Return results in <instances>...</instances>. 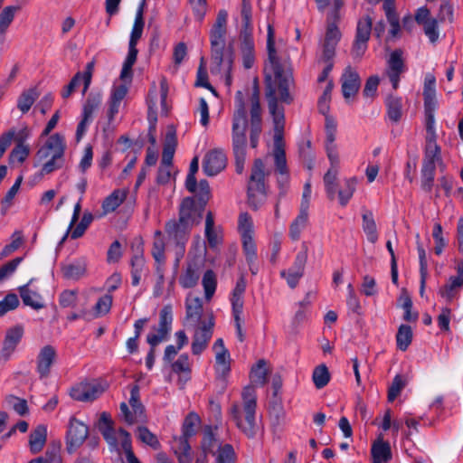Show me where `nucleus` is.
<instances>
[{"instance_id":"nucleus-12","label":"nucleus","mask_w":463,"mask_h":463,"mask_svg":"<svg viewBox=\"0 0 463 463\" xmlns=\"http://www.w3.org/2000/svg\"><path fill=\"white\" fill-rule=\"evenodd\" d=\"M214 319L211 317L208 322H203L194 332L191 345L192 354L200 355L208 346L213 334Z\"/></svg>"},{"instance_id":"nucleus-1","label":"nucleus","mask_w":463,"mask_h":463,"mask_svg":"<svg viewBox=\"0 0 463 463\" xmlns=\"http://www.w3.org/2000/svg\"><path fill=\"white\" fill-rule=\"evenodd\" d=\"M267 51L268 61L272 72L274 80L270 75L265 77V95L268 101L269 111L273 118L275 125V150L274 161L276 172L288 171L287 165L286 153L279 144L282 140V130L285 123L284 108L278 104L277 91L279 95V100L286 104H290L293 100L289 93V77L284 73V69L277 55L275 47V30L271 24L268 25L267 34Z\"/></svg>"},{"instance_id":"nucleus-56","label":"nucleus","mask_w":463,"mask_h":463,"mask_svg":"<svg viewBox=\"0 0 463 463\" xmlns=\"http://www.w3.org/2000/svg\"><path fill=\"white\" fill-rule=\"evenodd\" d=\"M5 403L12 407L14 411L21 416L27 414L29 411L27 402L24 399L18 398L14 395H7L5 397Z\"/></svg>"},{"instance_id":"nucleus-23","label":"nucleus","mask_w":463,"mask_h":463,"mask_svg":"<svg viewBox=\"0 0 463 463\" xmlns=\"http://www.w3.org/2000/svg\"><path fill=\"white\" fill-rule=\"evenodd\" d=\"M216 430L217 426H204L201 439V453H204L206 456L209 454L215 455V449H219V446H222L217 438Z\"/></svg>"},{"instance_id":"nucleus-44","label":"nucleus","mask_w":463,"mask_h":463,"mask_svg":"<svg viewBox=\"0 0 463 463\" xmlns=\"http://www.w3.org/2000/svg\"><path fill=\"white\" fill-rule=\"evenodd\" d=\"M363 229L370 242L374 243L378 239L376 223L371 212L363 214Z\"/></svg>"},{"instance_id":"nucleus-20","label":"nucleus","mask_w":463,"mask_h":463,"mask_svg":"<svg viewBox=\"0 0 463 463\" xmlns=\"http://www.w3.org/2000/svg\"><path fill=\"white\" fill-rule=\"evenodd\" d=\"M24 334V329L22 325H16L6 331L1 351V355L5 360L9 359L11 354L22 340Z\"/></svg>"},{"instance_id":"nucleus-10","label":"nucleus","mask_w":463,"mask_h":463,"mask_svg":"<svg viewBox=\"0 0 463 463\" xmlns=\"http://www.w3.org/2000/svg\"><path fill=\"white\" fill-rule=\"evenodd\" d=\"M192 229L188 224L180 222L178 218L171 219L165 224V232L168 241L175 245L182 255L185 250Z\"/></svg>"},{"instance_id":"nucleus-46","label":"nucleus","mask_w":463,"mask_h":463,"mask_svg":"<svg viewBox=\"0 0 463 463\" xmlns=\"http://www.w3.org/2000/svg\"><path fill=\"white\" fill-rule=\"evenodd\" d=\"M202 284L204 289L205 298L210 300L214 295L217 287L216 275L212 269H207L204 272Z\"/></svg>"},{"instance_id":"nucleus-27","label":"nucleus","mask_w":463,"mask_h":463,"mask_svg":"<svg viewBox=\"0 0 463 463\" xmlns=\"http://www.w3.org/2000/svg\"><path fill=\"white\" fill-rule=\"evenodd\" d=\"M130 267L131 285L137 287L139 285L142 276L148 270L142 251L132 256L130 260Z\"/></svg>"},{"instance_id":"nucleus-21","label":"nucleus","mask_w":463,"mask_h":463,"mask_svg":"<svg viewBox=\"0 0 463 463\" xmlns=\"http://www.w3.org/2000/svg\"><path fill=\"white\" fill-rule=\"evenodd\" d=\"M437 163H442L440 146L436 142V135L427 136L422 167L436 169Z\"/></svg>"},{"instance_id":"nucleus-15","label":"nucleus","mask_w":463,"mask_h":463,"mask_svg":"<svg viewBox=\"0 0 463 463\" xmlns=\"http://www.w3.org/2000/svg\"><path fill=\"white\" fill-rule=\"evenodd\" d=\"M103 389L98 383H80L71 387L70 396L77 402H89L98 399Z\"/></svg>"},{"instance_id":"nucleus-48","label":"nucleus","mask_w":463,"mask_h":463,"mask_svg":"<svg viewBox=\"0 0 463 463\" xmlns=\"http://www.w3.org/2000/svg\"><path fill=\"white\" fill-rule=\"evenodd\" d=\"M268 370L266 368V361L260 359L251 368L250 377L256 384L263 386L267 383Z\"/></svg>"},{"instance_id":"nucleus-42","label":"nucleus","mask_w":463,"mask_h":463,"mask_svg":"<svg viewBox=\"0 0 463 463\" xmlns=\"http://www.w3.org/2000/svg\"><path fill=\"white\" fill-rule=\"evenodd\" d=\"M204 233L210 248H215L219 244L220 240L218 237V233L214 229V216L211 211L207 212L205 216Z\"/></svg>"},{"instance_id":"nucleus-64","label":"nucleus","mask_w":463,"mask_h":463,"mask_svg":"<svg viewBox=\"0 0 463 463\" xmlns=\"http://www.w3.org/2000/svg\"><path fill=\"white\" fill-rule=\"evenodd\" d=\"M238 226L241 234V239H243L244 235L252 236V220L248 213H241L239 215Z\"/></svg>"},{"instance_id":"nucleus-39","label":"nucleus","mask_w":463,"mask_h":463,"mask_svg":"<svg viewBox=\"0 0 463 463\" xmlns=\"http://www.w3.org/2000/svg\"><path fill=\"white\" fill-rule=\"evenodd\" d=\"M413 338L412 329L409 325L402 324L398 327L396 334V346L399 350L404 352L411 344Z\"/></svg>"},{"instance_id":"nucleus-38","label":"nucleus","mask_w":463,"mask_h":463,"mask_svg":"<svg viewBox=\"0 0 463 463\" xmlns=\"http://www.w3.org/2000/svg\"><path fill=\"white\" fill-rule=\"evenodd\" d=\"M38 97L39 93L36 88H30L23 91L17 99V108L23 114L27 113Z\"/></svg>"},{"instance_id":"nucleus-26","label":"nucleus","mask_w":463,"mask_h":463,"mask_svg":"<svg viewBox=\"0 0 463 463\" xmlns=\"http://www.w3.org/2000/svg\"><path fill=\"white\" fill-rule=\"evenodd\" d=\"M372 463H389L392 458L391 445L388 441L378 439L371 448Z\"/></svg>"},{"instance_id":"nucleus-11","label":"nucleus","mask_w":463,"mask_h":463,"mask_svg":"<svg viewBox=\"0 0 463 463\" xmlns=\"http://www.w3.org/2000/svg\"><path fill=\"white\" fill-rule=\"evenodd\" d=\"M173 323V312L172 307L166 305L163 307L159 313V325L157 333L148 334L146 336V342L153 346H156L163 340L167 339L168 335L172 329Z\"/></svg>"},{"instance_id":"nucleus-5","label":"nucleus","mask_w":463,"mask_h":463,"mask_svg":"<svg viewBox=\"0 0 463 463\" xmlns=\"http://www.w3.org/2000/svg\"><path fill=\"white\" fill-rule=\"evenodd\" d=\"M201 419L195 412H189L182 425V434L174 437L171 442V449L176 457L178 463H192V447L189 439L196 434V428Z\"/></svg>"},{"instance_id":"nucleus-40","label":"nucleus","mask_w":463,"mask_h":463,"mask_svg":"<svg viewBox=\"0 0 463 463\" xmlns=\"http://www.w3.org/2000/svg\"><path fill=\"white\" fill-rule=\"evenodd\" d=\"M21 9V5L5 6L0 13V36H4L13 23L15 13Z\"/></svg>"},{"instance_id":"nucleus-63","label":"nucleus","mask_w":463,"mask_h":463,"mask_svg":"<svg viewBox=\"0 0 463 463\" xmlns=\"http://www.w3.org/2000/svg\"><path fill=\"white\" fill-rule=\"evenodd\" d=\"M171 369L177 374H180L181 373H190L191 368L188 354H182L176 361L171 363Z\"/></svg>"},{"instance_id":"nucleus-60","label":"nucleus","mask_w":463,"mask_h":463,"mask_svg":"<svg viewBox=\"0 0 463 463\" xmlns=\"http://www.w3.org/2000/svg\"><path fill=\"white\" fill-rule=\"evenodd\" d=\"M93 220V216L90 213H85L80 220V222L77 224V226L71 231V238L76 240L81 237L89 225L91 223Z\"/></svg>"},{"instance_id":"nucleus-3","label":"nucleus","mask_w":463,"mask_h":463,"mask_svg":"<svg viewBox=\"0 0 463 463\" xmlns=\"http://www.w3.org/2000/svg\"><path fill=\"white\" fill-rule=\"evenodd\" d=\"M243 404L233 403L230 409V414L237 428L249 439H254L257 435L256 424L257 396L255 389L247 386L241 393Z\"/></svg>"},{"instance_id":"nucleus-59","label":"nucleus","mask_w":463,"mask_h":463,"mask_svg":"<svg viewBox=\"0 0 463 463\" xmlns=\"http://www.w3.org/2000/svg\"><path fill=\"white\" fill-rule=\"evenodd\" d=\"M436 169L421 167L420 185L423 191L430 193L432 190Z\"/></svg>"},{"instance_id":"nucleus-4","label":"nucleus","mask_w":463,"mask_h":463,"mask_svg":"<svg viewBox=\"0 0 463 463\" xmlns=\"http://www.w3.org/2000/svg\"><path fill=\"white\" fill-rule=\"evenodd\" d=\"M210 197L211 190L208 181L200 180L197 194L184 197L178 207L180 222H184L192 228L200 224Z\"/></svg>"},{"instance_id":"nucleus-45","label":"nucleus","mask_w":463,"mask_h":463,"mask_svg":"<svg viewBox=\"0 0 463 463\" xmlns=\"http://www.w3.org/2000/svg\"><path fill=\"white\" fill-rule=\"evenodd\" d=\"M215 463H235L237 456L232 445L226 443L219 446L215 452Z\"/></svg>"},{"instance_id":"nucleus-13","label":"nucleus","mask_w":463,"mask_h":463,"mask_svg":"<svg viewBox=\"0 0 463 463\" xmlns=\"http://www.w3.org/2000/svg\"><path fill=\"white\" fill-rule=\"evenodd\" d=\"M403 52L401 49H395L390 54L387 61L386 74L394 90H397L401 80V75L406 71L404 60L402 58Z\"/></svg>"},{"instance_id":"nucleus-9","label":"nucleus","mask_w":463,"mask_h":463,"mask_svg":"<svg viewBox=\"0 0 463 463\" xmlns=\"http://www.w3.org/2000/svg\"><path fill=\"white\" fill-rule=\"evenodd\" d=\"M89 436V427L84 422L71 416L69 420L65 435L66 450L73 454L84 443Z\"/></svg>"},{"instance_id":"nucleus-18","label":"nucleus","mask_w":463,"mask_h":463,"mask_svg":"<svg viewBox=\"0 0 463 463\" xmlns=\"http://www.w3.org/2000/svg\"><path fill=\"white\" fill-rule=\"evenodd\" d=\"M341 83L344 98L349 99L354 97L360 89V76L351 66H347L341 76Z\"/></svg>"},{"instance_id":"nucleus-55","label":"nucleus","mask_w":463,"mask_h":463,"mask_svg":"<svg viewBox=\"0 0 463 463\" xmlns=\"http://www.w3.org/2000/svg\"><path fill=\"white\" fill-rule=\"evenodd\" d=\"M241 15L242 19L243 28L241 33H246L252 35V25H251V5L249 0H242Z\"/></svg>"},{"instance_id":"nucleus-7","label":"nucleus","mask_w":463,"mask_h":463,"mask_svg":"<svg viewBox=\"0 0 463 463\" xmlns=\"http://www.w3.org/2000/svg\"><path fill=\"white\" fill-rule=\"evenodd\" d=\"M227 17L225 10H220L210 32L211 56L214 64L221 69L224 61L226 45Z\"/></svg>"},{"instance_id":"nucleus-19","label":"nucleus","mask_w":463,"mask_h":463,"mask_svg":"<svg viewBox=\"0 0 463 463\" xmlns=\"http://www.w3.org/2000/svg\"><path fill=\"white\" fill-rule=\"evenodd\" d=\"M227 157L222 150H212L204 158L203 171L209 176L219 174L226 166Z\"/></svg>"},{"instance_id":"nucleus-53","label":"nucleus","mask_w":463,"mask_h":463,"mask_svg":"<svg viewBox=\"0 0 463 463\" xmlns=\"http://www.w3.org/2000/svg\"><path fill=\"white\" fill-rule=\"evenodd\" d=\"M137 437L143 443L148 445L154 449H158L160 448V442L157 437L146 426H140L137 428Z\"/></svg>"},{"instance_id":"nucleus-32","label":"nucleus","mask_w":463,"mask_h":463,"mask_svg":"<svg viewBox=\"0 0 463 463\" xmlns=\"http://www.w3.org/2000/svg\"><path fill=\"white\" fill-rule=\"evenodd\" d=\"M185 309H186V320L193 326L197 325L202 317L203 314V304L199 298H194L193 299H186L185 302Z\"/></svg>"},{"instance_id":"nucleus-8","label":"nucleus","mask_w":463,"mask_h":463,"mask_svg":"<svg viewBox=\"0 0 463 463\" xmlns=\"http://www.w3.org/2000/svg\"><path fill=\"white\" fill-rule=\"evenodd\" d=\"M373 31V20L369 15L361 17L356 25L355 37L351 54L354 59H361L368 48V41Z\"/></svg>"},{"instance_id":"nucleus-50","label":"nucleus","mask_w":463,"mask_h":463,"mask_svg":"<svg viewBox=\"0 0 463 463\" xmlns=\"http://www.w3.org/2000/svg\"><path fill=\"white\" fill-rule=\"evenodd\" d=\"M194 86L205 88L211 90L213 93L216 94L214 88L211 85V83L208 80V72L205 67L203 57H202L200 60V64L197 69L196 80Z\"/></svg>"},{"instance_id":"nucleus-57","label":"nucleus","mask_w":463,"mask_h":463,"mask_svg":"<svg viewBox=\"0 0 463 463\" xmlns=\"http://www.w3.org/2000/svg\"><path fill=\"white\" fill-rule=\"evenodd\" d=\"M406 385L404 377L401 374L394 376L392 384L388 388V401L393 402Z\"/></svg>"},{"instance_id":"nucleus-33","label":"nucleus","mask_w":463,"mask_h":463,"mask_svg":"<svg viewBox=\"0 0 463 463\" xmlns=\"http://www.w3.org/2000/svg\"><path fill=\"white\" fill-rule=\"evenodd\" d=\"M165 243L161 231L156 230L154 233V241L151 250V254L156 265L164 266L165 262Z\"/></svg>"},{"instance_id":"nucleus-25","label":"nucleus","mask_w":463,"mask_h":463,"mask_svg":"<svg viewBox=\"0 0 463 463\" xmlns=\"http://www.w3.org/2000/svg\"><path fill=\"white\" fill-rule=\"evenodd\" d=\"M241 240L242 250L249 265V269L252 275H256L259 272V265L257 263V246L252 236L244 235Z\"/></svg>"},{"instance_id":"nucleus-61","label":"nucleus","mask_w":463,"mask_h":463,"mask_svg":"<svg viewBox=\"0 0 463 463\" xmlns=\"http://www.w3.org/2000/svg\"><path fill=\"white\" fill-rule=\"evenodd\" d=\"M432 236L435 241L434 252L436 255H440L447 245V242L442 236V226L440 223L434 224Z\"/></svg>"},{"instance_id":"nucleus-29","label":"nucleus","mask_w":463,"mask_h":463,"mask_svg":"<svg viewBox=\"0 0 463 463\" xmlns=\"http://www.w3.org/2000/svg\"><path fill=\"white\" fill-rule=\"evenodd\" d=\"M31 281L32 280H30L25 285L20 286L18 290L23 303L25 306L31 307L35 310H39L44 307V304L43 303L42 296L29 288V284Z\"/></svg>"},{"instance_id":"nucleus-62","label":"nucleus","mask_w":463,"mask_h":463,"mask_svg":"<svg viewBox=\"0 0 463 463\" xmlns=\"http://www.w3.org/2000/svg\"><path fill=\"white\" fill-rule=\"evenodd\" d=\"M19 306V299L16 294L8 293L2 301H0V312L2 316L7 312L15 309Z\"/></svg>"},{"instance_id":"nucleus-17","label":"nucleus","mask_w":463,"mask_h":463,"mask_svg":"<svg viewBox=\"0 0 463 463\" xmlns=\"http://www.w3.org/2000/svg\"><path fill=\"white\" fill-rule=\"evenodd\" d=\"M29 137V130L25 127L19 131L15 130V136L13 141H15V146L13 148L9 155V161L18 163H24L30 154V148L28 145H25V141Z\"/></svg>"},{"instance_id":"nucleus-47","label":"nucleus","mask_w":463,"mask_h":463,"mask_svg":"<svg viewBox=\"0 0 463 463\" xmlns=\"http://www.w3.org/2000/svg\"><path fill=\"white\" fill-rule=\"evenodd\" d=\"M312 380L317 389H322L327 385L330 381V373L326 364H320L314 369Z\"/></svg>"},{"instance_id":"nucleus-58","label":"nucleus","mask_w":463,"mask_h":463,"mask_svg":"<svg viewBox=\"0 0 463 463\" xmlns=\"http://www.w3.org/2000/svg\"><path fill=\"white\" fill-rule=\"evenodd\" d=\"M113 302V298L111 294H105L100 297L96 305L94 306V311L96 313V317L104 316L110 311L111 306Z\"/></svg>"},{"instance_id":"nucleus-43","label":"nucleus","mask_w":463,"mask_h":463,"mask_svg":"<svg viewBox=\"0 0 463 463\" xmlns=\"http://www.w3.org/2000/svg\"><path fill=\"white\" fill-rule=\"evenodd\" d=\"M357 180L351 177L345 180L344 186L338 191V199L342 206H345L353 197L356 188Z\"/></svg>"},{"instance_id":"nucleus-49","label":"nucleus","mask_w":463,"mask_h":463,"mask_svg":"<svg viewBox=\"0 0 463 463\" xmlns=\"http://www.w3.org/2000/svg\"><path fill=\"white\" fill-rule=\"evenodd\" d=\"M102 97L99 93H90L83 104L81 117L92 119L93 112L100 106Z\"/></svg>"},{"instance_id":"nucleus-16","label":"nucleus","mask_w":463,"mask_h":463,"mask_svg":"<svg viewBox=\"0 0 463 463\" xmlns=\"http://www.w3.org/2000/svg\"><path fill=\"white\" fill-rule=\"evenodd\" d=\"M65 143L63 137L55 133L49 137L46 142L38 149L36 157L38 161H43L48 158H52L56 154L61 153V156H64Z\"/></svg>"},{"instance_id":"nucleus-37","label":"nucleus","mask_w":463,"mask_h":463,"mask_svg":"<svg viewBox=\"0 0 463 463\" xmlns=\"http://www.w3.org/2000/svg\"><path fill=\"white\" fill-rule=\"evenodd\" d=\"M87 264L83 260H77L62 267L64 278L78 280L86 273Z\"/></svg>"},{"instance_id":"nucleus-34","label":"nucleus","mask_w":463,"mask_h":463,"mask_svg":"<svg viewBox=\"0 0 463 463\" xmlns=\"http://www.w3.org/2000/svg\"><path fill=\"white\" fill-rule=\"evenodd\" d=\"M176 146V136L175 131H167L165 143L163 147L162 160L160 165H172Z\"/></svg>"},{"instance_id":"nucleus-54","label":"nucleus","mask_w":463,"mask_h":463,"mask_svg":"<svg viewBox=\"0 0 463 463\" xmlns=\"http://www.w3.org/2000/svg\"><path fill=\"white\" fill-rule=\"evenodd\" d=\"M23 182V175H19L14 184L11 186V188L7 191L5 197L1 201L2 204V213L5 214L6 211L9 209V207L12 204V202L14 198L15 197L16 194L18 193V190L21 186V184Z\"/></svg>"},{"instance_id":"nucleus-22","label":"nucleus","mask_w":463,"mask_h":463,"mask_svg":"<svg viewBox=\"0 0 463 463\" xmlns=\"http://www.w3.org/2000/svg\"><path fill=\"white\" fill-rule=\"evenodd\" d=\"M55 358L56 351L53 346L47 345L40 350L36 359V371L39 373L40 378L48 377Z\"/></svg>"},{"instance_id":"nucleus-14","label":"nucleus","mask_w":463,"mask_h":463,"mask_svg":"<svg viewBox=\"0 0 463 463\" xmlns=\"http://www.w3.org/2000/svg\"><path fill=\"white\" fill-rule=\"evenodd\" d=\"M457 276H450L441 288L439 289V295L447 302H451L458 292L463 288V260L458 261L456 266Z\"/></svg>"},{"instance_id":"nucleus-28","label":"nucleus","mask_w":463,"mask_h":463,"mask_svg":"<svg viewBox=\"0 0 463 463\" xmlns=\"http://www.w3.org/2000/svg\"><path fill=\"white\" fill-rule=\"evenodd\" d=\"M200 279V269L194 262L188 263L184 270L179 276L178 281L183 288H192L195 287Z\"/></svg>"},{"instance_id":"nucleus-52","label":"nucleus","mask_w":463,"mask_h":463,"mask_svg":"<svg viewBox=\"0 0 463 463\" xmlns=\"http://www.w3.org/2000/svg\"><path fill=\"white\" fill-rule=\"evenodd\" d=\"M47 161L43 165L41 168V175H49L56 170L61 169L64 165V156H61V153L56 154L52 158L46 159Z\"/></svg>"},{"instance_id":"nucleus-41","label":"nucleus","mask_w":463,"mask_h":463,"mask_svg":"<svg viewBox=\"0 0 463 463\" xmlns=\"http://www.w3.org/2000/svg\"><path fill=\"white\" fill-rule=\"evenodd\" d=\"M308 215L306 210H302L289 227V237L292 241H298L302 231L307 223Z\"/></svg>"},{"instance_id":"nucleus-36","label":"nucleus","mask_w":463,"mask_h":463,"mask_svg":"<svg viewBox=\"0 0 463 463\" xmlns=\"http://www.w3.org/2000/svg\"><path fill=\"white\" fill-rule=\"evenodd\" d=\"M387 116L394 123L400 121L402 116V99L401 97L390 95L386 100Z\"/></svg>"},{"instance_id":"nucleus-31","label":"nucleus","mask_w":463,"mask_h":463,"mask_svg":"<svg viewBox=\"0 0 463 463\" xmlns=\"http://www.w3.org/2000/svg\"><path fill=\"white\" fill-rule=\"evenodd\" d=\"M128 192L126 190L116 189L102 202V209L105 213L116 211L126 200Z\"/></svg>"},{"instance_id":"nucleus-35","label":"nucleus","mask_w":463,"mask_h":463,"mask_svg":"<svg viewBox=\"0 0 463 463\" xmlns=\"http://www.w3.org/2000/svg\"><path fill=\"white\" fill-rule=\"evenodd\" d=\"M144 6H145V0H143L136 13V18L134 22V25L130 33L129 38V45H137L138 40L142 36L143 29H144V18H143V13H144Z\"/></svg>"},{"instance_id":"nucleus-51","label":"nucleus","mask_w":463,"mask_h":463,"mask_svg":"<svg viewBox=\"0 0 463 463\" xmlns=\"http://www.w3.org/2000/svg\"><path fill=\"white\" fill-rule=\"evenodd\" d=\"M308 248L307 242H302L301 250L297 253L295 260L289 269L304 275L305 266L307 260Z\"/></svg>"},{"instance_id":"nucleus-6","label":"nucleus","mask_w":463,"mask_h":463,"mask_svg":"<svg viewBox=\"0 0 463 463\" xmlns=\"http://www.w3.org/2000/svg\"><path fill=\"white\" fill-rule=\"evenodd\" d=\"M265 175L264 162L260 158H256L247 184L248 204L254 211L260 209L267 200L268 186Z\"/></svg>"},{"instance_id":"nucleus-30","label":"nucleus","mask_w":463,"mask_h":463,"mask_svg":"<svg viewBox=\"0 0 463 463\" xmlns=\"http://www.w3.org/2000/svg\"><path fill=\"white\" fill-rule=\"evenodd\" d=\"M47 427L45 425H38L30 434L29 446L32 453L40 452L46 443Z\"/></svg>"},{"instance_id":"nucleus-24","label":"nucleus","mask_w":463,"mask_h":463,"mask_svg":"<svg viewBox=\"0 0 463 463\" xmlns=\"http://www.w3.org/2000/svg\"><path fill=\"white\" fill-rule=\"evenodd\" d=\"M242 63L245 69H250L255 62V46L253 36L246 33L240 34Z\"/></svg>"},{"instance_id":"nucleus-2","label":"nucleus","mask_w":463,"mask_h":463,"mask_svg":"<svg viewBox=\"0 0 463 463\" xmlns=\"http://www.w3.org/2000/svg\"><path fill=\"white\" fill-rule=\"evenodd\" d=\"M234 103L232 146L235 160V171L241 175L244 171L246 161L247 128H249L250 146L251 148H256L259 146L260 137L262 133V117L258 87H254L250 97V121L248 120L243 94L241 90L235 93Z\"/></svg>"}]
</instances>
